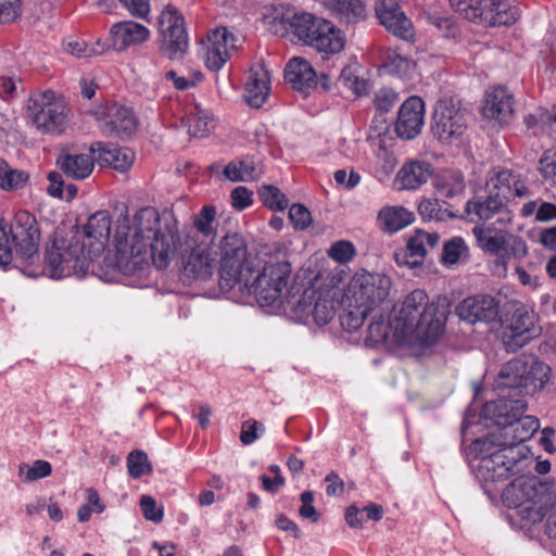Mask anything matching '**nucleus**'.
<instances>
[{"label": "nucleus", "instance_id": "5fc2aeb1", "mask_svg": "<svg viewBox=\"0 0 556 556\" xmlns=\"http://www.w3.org/2000/svg\"><path fill=\"white\" fill-rule=\"evenodd\" d=\"M498 8L492 15V21L486 26H509L517 20V10L500 0Z\"/></svg>", "mask_w": 556, "mask_h": 556}, {"label": "nucleus", "instance_id": "412c9836", "mask_svg": "<svg viewBox=\"0 0 556 556\" xmlns=\"http://www.w3.org/2000/svg\"><path fill=\"white\" fill-rule=\"evenodd\" d=\"M424 102L419 97H409L400 108L395 131L403 139L416 137L424 124Z\"/></svg>", "mask_w": 556, "mask_h": 556}, {"label": "nucleus", "instance_id": "6ab92c4d", "mask_svg": "<svg viewBox=\"0 0 556 556\" xmlns=\"http://www.w3.org/2000/svg\"><path fill=\"white\" fill-rule=\"evenodd\" d=\"M375 11L380 23L394 36L404 40L414 37L412 23L400 10L395 0H378Z\"/></svg>", "mask_w": 556, "mask_h": 556}, {"label": "nucleus", "instance_id": "774afa93", "mask_svg": "<svg viewBox=\"0 0 556 556\" xmlns=\"http://www.w3.org/2000/svg\"><path fill=\"white\" fill-rule=\"evenodd\" d=\"M165 78L167 80H172L176 89L186 90L194 87L197 83L202 79V74L200 72H197L194 73V78L190 79L182 76H178L177 73L172 70L166 72Z\"/></svg>", "mask_w": 556, "mask_h": 556}, {"label": "nucleus", "instance_id": "7ed1b4c3", "mask_svg": "<svg viewBox=\"0 0 556 556\" xmlns=\"http://www.w3.org/2000/svg\"><path fill=\"white\" fill-rule=\"evenodd\" d=\"M514 442H506L503 432L489 433L470 444V453L480 459L478 475L486 481H501L519 473L525 455Z\"/></svg>", "mask_w": 556, "mask_h": 556}, {"label": "nucleus", "instance_id": "423d86ee", "mask_svg": "<svg viewBox=\"0 0 556 556\" xmlns=\"http://www.w3.org/2000/svg\"><path fill=\"white\" fill-rule=\"evenodd\" d=\"M220 267L219 287L222 291L236 289L245 275H253L261 260L248 252L244 238L237 233H227L219 241Z\"/></svg>", "mask_w": 556, "mask_h": 556}, {"label": "nucleus", "instance_id": "4c0bfd02", "mask_svg": "<svg viewBox=\"0 0 556 556\" xmlns=\"http://www.w3.org/2000/svg\"><path fill=\"white\" fill-rule=\"evenodd\" d=\"M498 2L500 0H470L469 8L466 9V18L488 25L494 11L500 9Z\"/></svg>", "mask_w": 556, "mask_h": 556}, {"label": "nucleus", "instance_id": "a211bd4d", "mask_svg": "<svg viewBox=\"0 0 556 556\" xmlns=\"http://www.w3.org/2000/svg\"><path fill=\"white\" fill-rule=\"evenodd\" d=\"M137 126V118L131 110L113 104L108 109L100 129L108 137L127 139L136 132Z\"/></svg>", "mask_w": 556, "mask_h": 556}, {"label": "nucleus", "instance_id": "e2e57ef3", "mask_svg": "<svg viewBox=\"0 0 556 556\" xmlns=\"http://www.w3.org/2000/svg\"><path fill=\"white\" fill-rule=\"evenodd\" d=\"M21 0H0V23H11L21 14Z\"/></svg>", "mask_w": 556, "mask_h": 556}, {"label": "nucleus", "instance_id": "c756f323", "mask_svg": "<svg viewBox=\"0 0 556 556\" xmlns=\"http://www.w3.org/2000/svg\"><path fill=\"white\" fill-rule=\"evenodd\" d=\"M269 89V73L264 64L252 67L245 84L244 98L248 104L255 109L261 108L268 97Z\"/></svg>", "mask_w": 556, "mask_h": 556}, {"label": "nucleus", "instance_id": "9d476101", "mask_svg": "<svg viewBox=\"0 0 556 556\" xmlns=\"http://www.w3.org/2000/svg\"><path fill=\"white\" fill-rule=\"evenodd\" d=\"M391 285V279L383 274L356 273L349 283L345 295L354 305L363 304L374 312L388 298Z\"/></svg>", "mask_w": 556, "mask_h": 556}, {"label": "nucleus", "instance_id": "f03ea898", "mask_svg": "<svg viewBox=\"0 0 556 556\" xmlns=\"http://www.w3.org/2000/svg\"><path fill=\"white\" fill-rule=\"evenodd\" d=\"M445 316L444 307L430 303L427 293L416 289L405 296L401 307L395 311L392 328L399 340L428 346L441 337Z\"/></svg>", "mask_w": 556, "mask_h": 556}, {"label": "nucleus", "instance_id": "37998d69", "mask_svg": "<svg viewBox=\"0 0 556 556\" xmlns=\"http://www.w3.org/2000/svg\"><path fill=\"white\" fill-rule=\"evenodd\" d=\"M513 427V439L516 441L514 443L517 445L516 450H520L518 444L530 439L539 430L540 421L533 416L521 415Z\"/></svg>", "mask_w": 556, "mask_h": 556}, {"label": "nucleus", "instance_id": "864d4df0", "mask_svg": "<svg viewBox=\"0 0 556 556\" xmlns=\"http://www.w3.org/2000/svg\"><path fill=\"white\" fill-rule=\"evenodd\" d=\"M390 327H392V321L387 323L382 315L374 317L368 326V336L366 341L371 343L384 342L388 338Z\"/></svg>", "mask_w": 556, "mask_h": 556}, {"label": "nucleus", "instance_id": "09e8293b", "mask_svg": "<svg viewBox=\"0 0 556 556\" xmlns=\"http://www.w3.org/2000/svg\"><path fill=\"white\" fill-rule=\"evenodd\" d=\"M318 293L319 291L313 288H306L301 295H292L289 303L300 316H309Z\"/></svg>", "mask_w": 556, "mask_h": 556}, {"label": "nucleus", "instance_id": "de8ad7c7", "mask_svg": "<svg viewBox=\"0 0 556 556\" xmlns=\"http://www.w3.org/2000/svg\"><path fill=\"white\" fill-rule=\"evenodd\" d=\"M189 117V134L194 137H205L214 127L213 119L198 105Z\"/></svg>", "mask_w": 556, "mask_h": 556}, {"label": "nucleus", "instance_id": "aec40b11", "mask_svg": "<svg viewBox=\"0 0 556 556\" xmlns=\"http://www.w3.org/2000/svg\"><path fill=\"white\" fill-rule=\"evenodd\" d=\"M521 494V500L531 502L533 506L538 505L539 520L545 516L547 506L552 501V485L547 482L541 481L536 477H529L525 479L515 480L506 489V492L516 490Z\"/></svg>", "mask_w": 556, "mask_h": 556}, {"label": "nucleus", "instance_id": "7c9ffc66", "mask_svg": "<svg viewBox=\"0 0 556 556\" xmlns=\"http://www.w3.org/2000/svg\"><path fill=\"white\" fill-rule=\"evenodd\" d=\"M56 165L66 177L81 180L92 173L94 157L90 154L61 153L56 159Z\"/></svg>", "mask_w": 556, "mask_h": 556}, {"label": "nucleus", "instance_id": "bb28decb", "mask_svg": "<svg viewBox=\"0 0 556 556\" xmlns=\"http://www.w3.org/2000/svg\"><path fill=\"white\" fill-rule=\"evenodd\" d=\"M112 46L116 51H124L131 45H139L148 40L149 29L132 21H124L112 26Z\"/></svg>", "mask_w": 556, "mask_h": 556}, {"label": "nucleus", "instance_id": "9b49d317", "mask_svg": "<svg viewBox=\"0 0 556 556\" xmlns=\"http://www.w3.org/2000/svg\"><path fill=\"white\" fill-rule=\"evenodd\" d=\"M431 131L443 143L459 139L468 126V113L453 99L440 100L433 112Z\"/></svg>", "mask_w": 556, "mask_h": 556}, {"label": "nucleus", "instance_id": "f3484780", "mask_svg": "<svg viewBox=\"0 0 556 556\" xmlns=\"http://www.w3.org/2000/svg\"><path fill=\"white\" fill-rule=\"evenodd\" d=\"M460 319L470 324L490 323L497 318L500 302L492 295L480 294L463 300L456 307Z\"/></svg>", "mask_w": 556, "mask_h": 556}, {"label": "nucleus", "instance_id": "a18cd8bd", "mask_svg": "<svg viewBox=\"0 0 556 556\" xmlns=\"http://www.w3.org/2000/svg\"><path fill=\"white\" fill-rule=\"evenodd\" d=\"M52 472V467L47 460H35L31 466L21 464L18 473L23 482L28 483L49 477Z\"/></svg>", "mask_w": 556, "mask_h": 556}, {"label": "nucleus", "instance_id": "603ef678", "mask_svg": "<svg viewBox=\"0 0 556 556\" xmlns=\"http://www.w3.org/2000/svg\"><path fill=\"white\" fill-rule=\"evenodd\" d=\"M28 179L25 172L0 166V187L4 190L22 188Z\"/></svg>", "mask_w": 556, "mask_h": 556}, {"label": "nucleus", "instance_id": "f704fd0d", "mask_svg": "<svg viewBox=\"0 0 556 556\" xmlns=\"http://www.w3.org/2000/svg\"><path fill=\"white\" fill-rule=\"evenodd\" d=\"M418 213L422 219L427 220H445L447 218L459 217V210H454L452 204L439 200L425 199L418 205Z\"/></svg>", "mask_w": 556, "mask_h": 556}, {"label": "nucleus", "instance_id": "c9c22d12", "mask_svg": "<svg viewBox=\"0 0 556 556\" xmlns=\"http://www.w3.org/2000/svg\"><path fill=\"white\" fill-rule=\"evenodd\" d=\"M371 312L372 311L365 307L363 304L354 305L352 301L348 300V295H344L343 312L340 314V323L346 331H356L363 326L365 319Z\"/></svg>", "mask_w": 556, "mask_h": 556}, {"label": "nucleus", "instance_id": "0e129e2a", "mask_svg": "<svg viewBox=\"0 0 556 556\" xmlns=\"http://www.w3.org/2000/svg\"><path fill=\"white\" fill-rule=\"evenodd\" d=\"M300 497H301L302 505L299 509V514L303 518H307V519H311L313 522H317L320 517V514L313 506V501H314L313 492L304 491Z\"/></svg>", "mask_w": 556, "mask_h": 556}, {"label": "nucleus", "instance_id": "5701e85b", "mask_svg": "<svg viewBox=\"0 0 556 556\" xmlns=\"http://www.w3.org/2000/svg\"><path fill=\"white\" fill-rule=\"evenodd\" d=\"M215 217V206H203L202 210L194 215L192 225L180 232L182 240H187L189 244H195V242L212 244L216 235L214 226Z\"/></svg>", "mask_w": 556, "mask_h": 556}, {"label": "nucleus", "instance_id": "4d7b16f0", "mask_svg": "<svg viewBox=\"0 0 556 556\" xmlns=\"http://www.w3.org/2000/svg\"><path fill=\"white\" fill-rule=\"evenodd\" d=\"M466 251L465 241L460 237H455L444 243L442 262L453 265L458 262L462 254Z\"/></svg>", "mask_w": 556, "mask_h": 556}, {"label": "nucleus", "instance_id": "3c124183", "mask_svg": "<svg viewBox=\"0 0 556 556\" xmlns=\"http://www.w3.org/2000/svg\"><path fill=\"white\" fill-rule=\"evenodd\" d=\"M465 188V180L460 175L451 176L450 178L443 179L437 185L439 194L447 199L463 195Z\"/></svg>", "mask_w": 556, "mask_h": 556}, {"label": "nucleus", "instance_id": "2eb2a0df", "mask_svg": "<svg viewBox=\"0 0 556 556\" xmlns=\"http://www.w3.org/2000/svg\"><path fill=\"white\" fill-rule=\"evenodd\" d=\"M500 399L486 402L481 409V417L501 428L511 427L515 421L526 413L527 403L523 399L510 400L504 392H500Z\"/></svg>", "mask_w": 556, "mask_h": 556}, {"label": "nucleus", "instance_id": "1a4fd4ad", "mask_svg": "<svg viewBox=\"0 0 556 556\" xmlns=\"http://www.w3.org/2000/svg\"><path fill=\"white\" fill-rule=\"evenodd\" d=\"M176 254L179 255L180 273L185 280H206L212 277L216 261L211 252V244H189L178 232L173 257Z\"/></svg>", "mask_w": 556, "mask_h": 556}, {"label": "nucleus", "instance_id": "39448f33", "mask_svg": "<svg viewBox=\"0 0 556 556\" xmlns=\"http://www.w3.org/2000/svg\"><path fill=\"white\" fill-rule=\"evenodd\" d=\"M551 367L533 355H521L507 362L495 381L498 392L514 391L516 395L534 394L544 389Z\"/></svg>", "mask_w": 556, "mask_h": 556}, {"label": "nucleus", "instance_id": "f8f14e48", "mask_svg": "<svg viewBox=\"0 0 556 556\" xmlns=\"http://www.w3.org/2000/svg\"><path fill=\"white\" fill-rule=\"evenodd\" d=\"M159 26L162 54L170 60L181 59L189 47L184 16L176 8L167 5L159 16Z\"/></svg>", "mask_w": 556, "mask_h": 556}, {"label": "nucleus", "instance_id": "2f4dec72", "mask_svg": "<svg viewBox=\"0 0 556 556\" xmlns=\"http://www.w3.org/2000/svg\"><path fill=\"white\" fill-rule=\"evenodd\" d=\"M319 27L317 36L314 37L313 48L325 54L341 52L345 46V37L341 29L327 20Z\"/></svg>", "mask_w": 556, "mask_h": 556}, {"label": "nucleus", "instance_id": "a878e982", "mask_svg": "<svg viewBox=\"0 0 556 556\" xmlns=\"http://www.w3.org/2000/svg\"><path fill=\"white\" fill-rule=\"evenodd\" d=\"M90 153H98L97 161L101 166L106 165L116 170H127L134 162V152L128 148H121L114 143L93 142Z\"/></svg>", "mask_w": 556, "mask_h": 556}, {"label": "nucleus", "instance_id": "6e6d98bb", "mask_svg": "<svg viewBox=\"0 0 556 556\" xmlns=\"http://www.w3.org/2000/svg\"><path fill=\"white\" fill-rule=\"evenodd\" d=\"M210 48H219L220 50L226 49L229 52L230 49L236 48V38L225 27L216 28L207 35Z\"/></svg>", "mask_w": 556, "mask_h": 556}, {"label": "nucleus", "instance_id": "4468645a", "mask_svg": "<svg viewBox=\"0 0 556 556\" xmlns=\"http://www.w3.org/2000/svg\"><path fill=\"white\" fill-rule=\"evenodd\" d=\"M53 97L52 91L43 93L45 103H39L36 100H30L28 111L31 114L34 124L38 129L43 132L60 134L63 131L65 124V106L60 102H51Z\"/></svg>", "mask_w": 556, "mask_h": 556}, {"label": "nucleus", "instance_id": "13d9d810", "mask_svg": "<svg viewBox=\"0 0 556 556\" xmlns=\"http://www.w3.org/2000/svg\"><path fill=\"white\" fill-rule=\"evenodd\" d=\"M12 238L8 230V224L4 219H0V265L7 266L13 258Z\"/></svg>", "mask_w": 556, "mask_h": 556}, {"label": "nucleus", "instance_id": "bf43d9fd", "mask_svg": "<svg viewBox=\"0 0 556 556\" xmlns=\"http://www.w3.org/2000/svg\"><path fill=\"white\" fill-rule=\"evenodd\" d=\"M328 254L339 263H346L354 257L355 248L350 241L341 240L331 245Z\"/></svg>", "mask_w": 556, "mask_h": 556}, {"label": "nucleus", "instance_id": "a19ab883", "mask_svg": "<svg viewBox=\"0 0 556 556\" xmlns=\"http://www.w3.org/2000/svg\"><path fill=\"white\" fill-rule=\"evenodd\" d=\"M473 233L479 243V247L485 252L503 255L505 250L506 241L503 235H492L491 229H483L479 227L473 228Z\"/></svg>", "mask_w": 556, "mask_h": 556}, {"label": "nucleus", "instance_id": "052dcab7", "mask_svg": "<svg viewBox=\"0 0 556 556\" xmlns=\"http://www.w3.org/2000/svg\"><path fill=\"white\" fill-rule=\"evenodd\" d=\"M140 507L147 520L159 523L162 521L164 513L162 507H157L156 501L150 495H142Z\"/></svg>", "mask_w": 556, "mask_h": 556}, {"label": "nucleus", "instance_id": "338daca9", "mask_svg": "<svg viewBox=\"0 0 556 556\" xmlns=\"http://www.w3.org/2000/svg\"><path fill=\"white\" fill-rule=\"evenodd\" d=\"M229 59V52L223 48H210L207 47L206 51V65L212 71H218Z\"/></svg>", "mask_w": 556, "mask_h": 556}, {"label": "nucleus", "instance_id": "680f3d73", "mask_svg": "<svg viewBox=\"0 0 556 556\" xmlns=\"http://www.w3.org/2000/svg\"><path fill=\"white\" fill-rule=\"evenodd\" d=\"M289 218L296 229H305L312 222L311 212L303 204H293L289 210Z\"/></svg>", "mask_w": 556, "mask_h": 556}, {"label": "nucleus", "instance_id": "ea45409f", "mask_svg": "<svg viewBox=\"0 0 556 556\" xmlns=\"http://www.w3.org/2000/svg\"><path fill=\"white\" fill-rule=\"evenodd\" d=\"M65 49L76 58H93L103 54L109 49V46L100 39L93 42L72 40L66 43Z\"/></svg>", "mask_w": 556, "mask_h": 556}, {"label": "nucleus", "instance_id": "0eeeda50", "mask_svg": "<svg viewBox=\"0 0 556 556\" xmlns=\"http://www.w3.org/2000/svg\"><path fill=\"white\" fill-rule=\"evenodd\" d=\"M291 274L289 262H275L257 265L253 275H245L236 286L241 295L253 294L261 306L279 302Z\"/></svg>", "mask_w": 556, "mask_h": 556}, {"label": "nucleus", "instance_id": "ddd939ff", "mask_svg": "<svg viewBox=\"0 0 556 556\" xmlns=\"http://www.w3.org/2000/svg\"><path fill=\"white\" fill-rule=\"evenodd\" d=\"M8 230L16 254L24 263L30 264L38 258L40 230L34 215L26 211L16 213L13 223L8 225Z\"/></svg>", "mask_w": 556, "mask_h": 556}, {"label": "nucleus", "instance_id": "20e7f679", "mask_svg": "<svg viewBox=\"0 0 556 556\" xmlns=\"http://www.w3.org/2000/svg\"><path fill=\"white\" fill-rule=\"evenodd\" d=\"M93 260L94 256L86 248V243L80 242L79 236L64 229H56L45 254L46 266L53 278L71 275L83 277Z\"/></svg>", "mask_w": 556, "mask_h": 556}, {"label": "nucleus", "instance_id": "393cba45", "mask_svg": "<svg viewBox=\"0 0 556 556\" xmlns=\"http://www.w3.org/2000/svg\"><path fill=\"white\" fill-rule=\"evenodd\" d=\"M325 18L315 16L307 12L286 13L282 15V23L287 25V29L293 34L300 41L313 47L315 36L320 29Z\"/></svg>", "mask_w": 556, "mask_h": 556}, {"label": "nucleus", "instance_id": "c85d7f7f", "mask_svg": "<svg viewBox=\"0 0 556 556\" xmlns=\"http://www.w3.org/2000/svg\"><path fill=\"white\" fill-rule=\"evenodd\" d=\"M317 76L306 60L302 58L291 59L285 68V79L293 89L306 92L317 85Z\"/></svg>", "mask_w": 556, "mask_h": 556}, {"label": "nucleus", "instance_id": "4be33fe9", "mask_svg": "<svg viewBox=\"0 0 556 556\" xmlns=\"http://www.w3.org/2000/svg\"><path fill=\"white\" fill-rule=\"evenodd\" d=\"M440 237L437 232H426L417 229L409 237L406 244V251L395 253L394 257L397 264H405L410 268L421 265L427 254V245L434 248L438 245Z\"/></svg>", "mask_w": 556, "mask_h": 556}, {"label": "nucleus", "instance_id": "473e14b6", "mask_svg": "<svg viewBox=\"0 0 556 556\" xmlns=\"http://www.w3.org/2000/svg\"><path fill=\"white\" fill-rule=\"evenodd\" d=\"M431 165L427 162H410L402 166L395 182L399 189H416L426 184L431 176Z\"/></svg>", "mask_w": 556, "mask_h": 556}, {"label": "nucleus", "instance_id": "cd10ccee", "mask_svg": "<svg viewBox=\"0 0 556 556\" xmlns=\"http://www.w3.org/2000/svg\"><path fill=\"white\" fill-rule=\"evenodd\" d=\"M513 113V94L505 87H496L486 93L482 108L485 118L504 122Z\"/></svg>", "mask_w": 556, "mask_h": 556}, {"label": "nucleus", "instance_id": "58836bf2", "mask_svg": "<svg viewBox=\"0 0 556 556\" xmlns=\"http://www.w3.org/2000/svg\"><path fill=\"white\" fill-rule=\"evenodd\" d=\"M332 10L346 23H356L366 15L365 5L361 0H338Z\"/></svg>", "mask_w": 556, "mask_h": 556}, {"label": "nucleus", "instance_id": "69168bd1", "mask_svg": "<svg viewBox=\"0 0 556 556\" xmlns=\"http://www.w3.org/2000/svg\"><path fill=\"white\" fill-rule=\"evenodd\" d=\"M539 170L545 179L556 182V153L546 151L540 159Z\"/></svg>", "mask_w": 556, "mask_h": 556}, {"label": "nucleus", "instance_id": "dca6fc26", "mask_svg": "<svg viewBox=\"0 0 556 556\" xmlns=\"http://www.w3.org/2000/svg\"><path fill=\"white\" fill-rule=\"evenodd\" d=\"M501 187L494 185L485 197H475L466 202L465 207L459 210V217H467L470 222L489 220L506 210L505 194H501Z\"/></svg>", "mask_w": 556, "mask_h": 556}, {"label": "nucleus", "instance_id": "f257e3e1", "mask_svg": "<svg viewBox=\"0 0 556 556\" xmlns=\"http://www.w3.org/2000/svg\"><path fill=\"white\" fill-rule=\"evenodd\" d=\"M178 232L177 220L170 217L163 222L152 206L138 210L131 218H118L113 235L112 265L124 275H132L151 258L156 268L164 269L173 258Z\"/></svg>", "mask_w": 556, "mask_h": 556}, {"label": "nucleus", "instance_id": "8fccbe9b", "mask_svg": "<svg viewBox=\"0 0 556 556\" xmlns=\"http://www.w3.org/2000/svg\"><path fill=\"white\" fill-rule=\"evenodd\" d=\"M263 203L275 211H283L288 206L287 197L275 186L265 185L260 190Z\"/></svg>", "mask_w": 556, "mask_h": 556}, {"label": "nucleus", "instance_id": "72a5a7b5", "mask_svg": "<svg viewBox=\"0 0 556 556\" xmlns=\"http://www.w3.org/2000/svg\"><path fill=\"white\" fill-rule=\"evenodd\" d=\"M378 220L383 231L393 233L414 222V213L403 206H386L378 213Z\"/></svg>", "mask_w": 556, "mask_h": 556}, {"label": "nucleus", "instance_id": "49530a36", "mask_svg": "<svg viewBox=\"0 0 556 556\" xmlns=\"http://www.w3.org/2000/svg\"><path fill=\"white\" fill-rule=\"evenodd\" d=\"M127 468L129 476L134 479L152 472V465L148 459V455L140 450H135L128 454Z\"/></svg>", "mask_w": 556, "mask_h": 556}, {"label": "nucleus", "instance_id": "b1692460", "mask_svg": "<svg viewBox=\"0 0 556 556\" xmlns=\"http://www.w3.org/2000/svg\"><path fill=\"white\" fill-rule=\"evenodd\" d=\"M111 216L108 211H98L91 215L84 226L83 232L85 238L88 240L90 253L97 257L104 248L110 239L111 231Z\"/></svg>", "mask_w": 556, "mask_h": 556}, {"label": "nucleus", "instance_id": "6e6552de", "mask_svg": "<svg viewBox=\"0 0 556 556\" xmlns=\"http://www.w3.org/2000/svg\"><path fill=\"white\" fill-rule=\"evenodd\" d=\"M500 321L502 343L507 353H516L542 332L536 314L525 306L501 317Z\"/></svg>", "mask_w": 556, "mask_h": 556}, {"label": "nucleus", "instance_id": "c03bdc74", "mask_svg": "<svg viewBox=\"0 0 556 556\" xmlns=\"http://www.w3.org/2000/svg\"><path fill=\"white\" fill-rule=\"evenodd\" d=\"M311 315L314 317L317 325L321 326L328 324L336 315L334 301L323 296V293L319 291Z\"/></svg>", "mask_w": 556, "mask_h": 556}, {"label": "nucleus", "instance_id": "79ce46f5", "mask_svg": "<svg viewBox=\"0 0 556 556\" xmlns=\"http://www.w3.org/2000/svg\"><path fill=\"white\" fill-rule=\"evenodd\" d=\"M383 65L389 73L401 77L408 76L415 68L414 61L400 54L396 50L387 53Z\"/></svg>", "mask_w": 556, "mask_h": 556}, {"label": "nucleus", "instance_id": "e433bc0d", "mask_svg": "<svg viewBox=\"0 0 556 556\" xmlns=\"http://www.w3.org/2000/svg\"><path fill=\"white\" fill-rule=\"evenodd\" d=\"M224 175L231 181H248L256 179L261 175L255 162L247 156L228 163Z\"/></svg>", "mask_w": 556, "mask_h": 556}]
</instances>
